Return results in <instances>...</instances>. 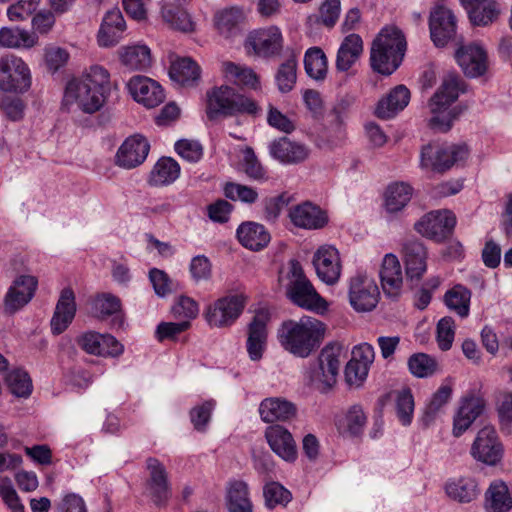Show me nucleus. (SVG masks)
Listing matches in <instances>:
<instances>
[{
	"label": "nucleus",
	"instance_id": "obj_29",
	"mask_svg": "<svg viewBox=\"0 0 512 512\" xmlns=\"http://www.w3.org/2000/svg\"><path fill=\"white\" fill-rule=\"evenodd\" d=\"M406 276L410 280H419L427 269V252L422 243L407 241L403 246Z\"/></svg>",
	"mask_w": 512,
	"mask_h": 512
},
{
	"label": "nucleus",
	"instance_id": "obj_60",
	"mask_svg": "<svg viewBox=\"0 0 512 512\" xmlns=\"http://www.w3.org/2000/svg\"><path fill=\"white\" fill-rule=\"evenodd\" d=\"M175 150L183 159L189 162H197L203 155L202 145L195 140H179L175 144Z\"/></svg>",
	"mask_w": 512,
	"mask_h": 512
},
{
	"label": "nucleus",
	"instance_id": "obj_4",
	"mask_svg": "<svg viewBox=\"0 0 512 512\" xmlns=\"http://www.w3.org/2000/svg\"><path fill=\"white\" fill-rule=\"evenodd\" d=\"M341 356V345H326L321 350L317 360L310 363L304 373L307 385L320 393L328 392L337 382Z\"/></svg>",
	"mask_w": 512,
	"mask_h": 512
},
{
	"label": "nucleus",
	"instance_id": "obj_53",
	"mask_svg": "<svg viewBox=\"0 0 512 512\" xmlns=\"http://www.w3.org/2000/svg\"><path fill=\"white\" fill-rule=\"evenodd\" d=\"M294 196L288 192L267 197L263 200L264 218L269 222H275L282 210L294 202Z\"/></svg>",
	"mask_w": 512,
	"mask_h": 512
},
{
	"label": "nucleus",
	"instance_id": "obj_22",
	"mask_svg": "<svg viewBox=\"0 0 512 512\" xmlns=\"http://www.w3.org/2000/svg\"><path fill=\"white\" fill-rule=\"evenodd\" d=\"M37 287V279L33 276L22 275L8 290L4 299V311L14 314L24 307L33 297Z\"/></svg>",
	"mask_w": 512,
	"mask_h": 512
},
{
	"label": "nucleus",
	"instance_id": "obj_32",
	"mask_svg": "<svg viewBox=\"0 0 512 512\" xmlns=\"http://www.w3.org/2000/svg\"><path fill=\"white\" fill-rule=\"evenodd\" d=\"M363 53L362 38L355 33L347 35L337 51L336 68L340 72L348 71Z\"/></svg>",
	"mask_w": 512,
	"mask_h": 512
},
{
	"label": "nucleus",
	"instance_id": "obj_58",
	"mask_svg": "<svg viewBox=\"0 0 512 512\" xmlns=\"http://www.w3.org/2000/svg\"><path fill=\"white\" fill-rule=\"evenodd\" d=\"M455 335V323L453 318L444 317L437 324V342L441 350L451 348Z\"/></svg>",
	"mask_w": 512,
	"mask_h": 512
},
{
	"label": "nucleus",
	"instance_id": "obj_19",
	"mask_svg": "<svg viewBox=\"0 0 512 512\" xmlns=\"http://www.w3.org/2000/svg\"><path fill=\"white\" fill-rule=\"evenodd\" d=\"M313 265L318 277L328 285L335 284L341 275L339 252L333 246H321L314 254Z\"/></svg>",
	"mask_w": 512,
	"mask_h": 512
},
{
	"label": "nucleus",
	"instance_id": "obj_18",
	"mask_svg": "<svg viewBox=\"0 0 512 512\" xmlns=\"http://www.w3.org/2000/svg\"><path fill=\"white\" fill-rule=\"evenodd\" d=\"M431 39L437 47L445 46L456 35V19L448 8L436 7L429 20Z\"/></svg>",
	"mask_w": 512,
	"mask_h": 512
},
{
	"label": "nucleus",
	"instance_id": "obj_56",
	"mask_svg": "<svg viewBox=\"0 0 512 512\" xmlns=\"http://www.w3.org/2000/svg\"><path fill=\"white\" fill-rule=\"evenodd\" d=\"M41 0H18L7 9V16L11 21H24L33 15Z\"/></svg>",
	"mask_w": 512,
	"mask_h": 512
},
{
	"label": "nucleus",
	"instance_id": "obj_33",
	"mask_svg": "<svg viewBox=\"0 0 512 512\" xmlns=\"http://www.w3.org/2000/svg\"><path fill=\"white\" fill-rule=\"evenodd\" d=\"M237 238L246 248L259 251L270 242V233L266 228L256 222H244L237 229Z\"/></svg>",
	"mask_w": 512,
	"mask_h": 512
},
{
	"label": "nucleus",
	"instance_id": "obj_36",
	"mask_svg": "<svg viewBox=\"0 0 512 512\" xmlns=\"http://www.w3.org/2000/svg\"><path fill=\"white\" fill-rule=\"evenodd\" d=\"M226 502L229 512H253L248 484L243 480H231L227 483Z\"/></svg>",
	"mask_w": 512,
	"mask_h": 512
},
{
	"label": "nucleus",
	"instance_id": "obj_15",
	"mask_svg": "<svg viewBox=\"0 0 512 512\" xmlns=\"http://www.w3.org/2000/svg\"><path fill=\"white\" fill-rule=\"evenodd\" d=\"M146 464L149 477L145 493L155 505L164 506L171 496L166 468L156 458H148Z\"/></svg>",
	"mask_w": 512,
	"mask_h": 512
},
{
	"label": "nucleus",
	"instance_id": "obj_34",
	"mask_svg": "<svg viewBox=\"0 0 512 512\" xmlns=\"http://www.w3.org/2000/svg\"><path fill=\"white\" fill-rule=\"evenodd\" d=\"M467 9L473 25L487 26L493 23L499 15V9L494 0H460Z\"/></svg>",
	"mask_w": 512,
	"mask_h": 512
},
{
	"label": "nucleus",
	"instance_id": "obj_12",
	"mask_svg": "<svg viewBox=\"0 0 512 512\" xmlns=\"http://www.w3.org/2000/svg\"><path fill=\"white\" fill-rule=\"evenodd\" d=\"M455 225L456 217L453 212L437 210L424 215L415 223V229L421 235L440 242L452 234Z\"/></svg>",
	"mask_w": 512,
	"mask_h": 512
},
{
	"label": "nucleus",
	"instance_id": "obj_9",
	"mask_svg": "<svg viewBox=\"0 0 512 512\" xmlns=\"http://www.w3.org/2000/svg\"><path fill=\"white\" fill-rule=\"evenodd\" d=\"M31 86V73L28 65L13 54L0 58V91L24 93Z\"/></svg>",
	"mask_w": 512,
	"mask_h": 512
},
{
	"label": "nucleus",
	"instance_id": "obj_46",
	"mask_svg": "<svg viewBox=\"0 0 512 512\" xmlns=\"http://www.w3.org/2000/svg\"><path fill=\"white\" fill-rule=\"evenodd\" d=\"M470 300L471 291L463 285H455L444 295L445 305L461 318H466L469 315Z\"/></svg>",
	"mask_w": 512,
	"mask_h": 512
},
{
	"label": "nucleus",
	"instance_id": "obj_63",
	"mask_svg": "<svg viewBox=\"0 0 512 512\" xmlns=\"http://www.w3.org/2000/svg\"><path fill=\"white\" fill-rule=\"evenodd\" d=\"M56 14L47 9H43L34 14L31 25L35 32L41 35H47L56 23Z\"/></svg>",
	"mask_w": 512,
	"mask_h": 512
},
{
	"label": "nucleus",
	"instance_id": "obj_31",
	"mask_svg": "<svg viewBox=\"0 0 512 512\" xmlns=\"http://www.w3.org/2000/svg\"><path fill=\"white\" fill-rule=\"evenodd\" d=\"M245 20L244 11L239 7H229L214 15V25L224 38H233L241 33V25Z\"/></svg>",
	"mask_w": 512,
	"mask_h": 512
},
{
	"label": "nucleus",
	"instance_id": "obj_24",
	"mask_svg": "<svg viewBox=\"0 0 512 512\" xmlns=\"http://www.w3.org/2000/svg\"><path fill=\"white\" fill-rule=\"evenodd\" d=\"M76 310L75 294L70 287H66L60 293L50 322L52 333L55 335L63 333L72 323Z\"/></svg>",
	"mask_w": 512,
	"mask_h": 512
},
{
	"label": "nucleus",
	"instance_id": "obj_35",
	"mask_svg": "<svg viewBox=\"0 0 512 512\" xmlns=\"http://www.w3.org/2000/svg\"><path fill=\"white\" fill-rule=\"evenodd\" d=\"M445 491L449 498L459 503H470L480 494L478 483L471 477L448 480L445 484Z\"/></svg>",
	"mask_w": 512,
	"mask_h": 512
},
{
	"label": "nucleus",
	"instance_id": "obj_30",
	"mask_svg": "<svg viewBox=\"0 0 512 512\" xmlns=\"http://www.w3.org/2000/svg\"><path fill=\"white\" fill-rule=\"evenodd\" d=\"M259 413L261 419L266 423L286 421L295 416L296 407L286 399L271 397L260 403Z\"/></svg>",
	"mask_w": 512,
	"mask_h": 512
},
{
	"label": "nucleus",
	"instance_id": "obj_61",
	"mask_svg": "<svg viewBox=\"0 0 512 512\" xmlns=\"http://www.w3.org/2000/svg\"><path fill=\"white\" fill-rule=\"evenodd\" d=\"M340 11V0H325L319 8V21L324 26L332 28L338 21Z\"/></svg>",
	"mask_w": 512,
	"mask_h": 512
},
{
	"label": "nucleus",
	"instance_id": "obj_21",
	"mask_svg": "<svg viewBox=\"0 0 512 512\" xmlns=\"http://www.w3.org/2000/svg\"><path fill=\"white\" fill-rule=\"evenodd\" d=\"M269 153L282 164L295 165L308 159L310 149L303 143L292 141L288 137H280L270 143Z\"/></svg>",
	"mask_w": 512,
	"mask_h": 512
},
{
	"label": "nucleus",
	"instance_id": "obj_25",
	"mask_svg": "<svg viewBox=\"0 0 512 512\" xmlns=\"http://www.w3.org/2000/svg\"><path fill=\"white\" fill-rule=\"evenodd\" d=\"M380 279L384 294L390 298H397L402 290L403 273L401 264L396 255L388 253L384 256Z\"/></svg>",
	"mask_w": 512,
	"mask_h": 512
},
{
	"label": "nucleus",
	"instance_id": "obj_41",
	"mask_svg": "<svg viewBox=\"0 0 512 512\" xmlns=\"http://www.w3.org/2000/svg\"><path fill=\"white\" fill-rule=\"evenodd\" d=\"M222 72L224 77L236 85L246 86L253 90L260 88V80L253 69L226 61L222 64Z\"/></svg>",
	"mask_w": 512,
	"mask_h": 512
},
{
	"label": "nucleus",
	"instance_id": "obj_7",
	"mask_svg": "<svg viewBox=\"0 0 512 512\" xmlns=\"http://www.w3.org/2000/svg\"><path fill=\"white\" fill-rule=\"evenodd\" d=\"M286 294L297 306L312 310L325 311L326 301L317 293L309 279L305 276L301 264L292 259L288 263Z\"/></svg>",
	"mask_w": 512,
	"mask_h": 512
},
{
	"label": "nucleus",
	"instance_id": "obj_51",
	"mask_svg": "<svg viewBox=\"0 0 512 512\" xmlns=\"http://www.w3.org/2000/svg\"><path fill=\"white\" fill-rule=\"evenodd\" d=\"M242 170L245 175L254 181L265 182L268 180L267 171L261 164L254 150L246 147L243 150Z\"/></svg>",
	"mask_w": 512,
	"mask_h": 512
},
{
	"label": "nucleus",
	"instance_id": "obj_40",
	"mask_svg": "<svg viewBox=\"0 0 512 512\" xmlns=\"http://www.w3.org/2000/svg\"><path fill=\"white\" fill-rule=\"evenodd\" d=\"M121 63L129 70H146L151 66L152 58L148 46L135 44L119 50Z\"/></svg>",
	"mask_w": 512,
	"mask_h": 512
},
{
	"label": "nucleus",
	"instance_id": "obj_48",
	"mask_svg": "<svg viewBox=\"0 0 512 512\" xmlns=\"http://www.w3.org/2000/svg\"><path fill=\"white\" fill-rule=\"evenodd\" d=\"M304 68L307 75L314 80H323L327 75V57L319 47L309 48L304 56Z\"/></svg>",
	"mask_w": 512,
	"mask_h": 512
},
{
	"label": "nucleus",
	"instance_id": "obj_2",
	"mask_svg": "<svg viewBox=\"0 0 512 512\" xmlns=\"http://www.w3.org/2000/svg\"><path fill=\"white\" fill-rule=\"evenodd\" d=\"M324 331L321 321L303 316L298 321L283 322L278 337L285 350L297 357L306 358L320 346Z\"/></svg>",
	"mask_w": 512,
	"mask_h": 512
},
{
	"label": "nucleus",
	"instance_id": "obj_13",
	"mask_svg": "<svg viewBox=\"0 0 512 512\" xmlns=\"http://www.w3.org/2000/svg\"><path fill=\"white\" fill-rule=\"evenodd\" d=\"M245 307V297L230 295L216 300L210 305L205 317L210 326L226 327L233 324Z\"/></svg>",
	"mask_w": 512,
	"mask_h": 512
},
{
	"label": "nucleus",
	"instance_id": "obj_49",
	"mask_svg": "<svg viewBox=\"0 0 512 512\" xmlns=\"http://www.w3.org/2000/svg\"><path fill=\"white\" fill-rule=\"evenodd\" d=\"M297 80V60L291 55L277 69L275 74V82L281 93L290 92Z\"/></svg>",
	"mask_w": 512,
	"mask_h": 512
},
{
	"label": "nucleus",
	"instance_id": "obj_23",
	"mask_svg": "<svg viewBox=\"0 0 512 512\" xmlns=\"http://www.w3.org/2000/svg\"><path fill=\"white\" fill-rule=\"evenodd\" d=\"M269 313L266 310H258L248 325L247 352L251 360L262 358L267 341V322Z\"/></svg>",
	"mask_w": 512,
	"mask_h": 512
},
{
	"label": "nucleus",
	"instance_id": "obj_28",
	"mask_svg": "<svg viewBox=\"0 0 512 512\" xmlns=\"http://www.w3.org/2000/svg\"><path fill=\"white\" fill-rule=\"evenodd\" d=\"M410 101V91L404 85H398L378 101L375 114L378 118L388 120L402 111Z\"/></svg>",
	"mask_w": 512,
	"mask_h": 512
},
{
	"label": "nucleus",
	"instance_id": "obj_27",
	"mask_svg": "<svg viewBox=\"0 0 512 512\" xmlns=\"http://www.w3.org/2000/svg\"><path fill=\"white\" fill-rule=\"evenodd\" d=\"M289 218L296 227L304 229H320L328 221L325 212L311 202L292 207L289 210Z\"/></svg>",
	"mask_w": 512,
	"mask_h": 512
},
{
	"label": "nucleus",
	"instance_id": "obj_20",
	"mask_svg": "<svg viewBox=\"0 0 512 512\" xmlns=\"http://www.w3.org/2000/svg\"><path fill=\"white\" fill-rule=\"evenodd\" d=\"M127 86L133 98L147 108H154L164 101L162 87L148 77L133 76Z\"/></svg>",
	"mask_w": 512,
	"mask_h": 512
},
{
	"label": "nucleus",
	"instance_id": "obj_42",
	"mask_svg": "<svg viewBox=\"0 0 512 512\" xmlns=\"http://www.w3.org/2000/svg\"><path fill=\"white\" fill-rule=\"evenodd\" d=\"M179 175V164L170 157H162L154 165L149 182L153 186H165L173 183Z\"/></svg>",
	"mask_w": 512,
	"mask_h": 512
},
{
	"label": "nucleus",
	"instance_id": "obj_57",
	"mask_svg": "<svg viewBox=\"0 0 512 512\" xmlns=\"http://www.w3.org/2000/svg\"><path fill=\"white\" fill-rule=\"evenodd\" d=\"M25 104L22 99L12 96L0 98V112L10 121H20L24 117Z\"/></svg>",
	"mask_w": 512,
	"mask_h": 512
},
{
	"label": "nucleus",
	"instance_id": "obj_16",
	"mask_svg": "<svg viewBox=\"0 0 512 512\" xmlns=\"http://www.w3.org/2000/svg\"><path fill=\"white\" fill-rule=\"evenodd\" d=\"M150 145L142 135L128 137L118 148L115 164L124 169H132L142 164L148 156Z\"/></svg>",
	"mask_w": 512,
	"mask_h": 512
},
{
	"label": "nucleus",
	"instance_id": "obj_39",
	"mask_svg": "<svg viewBox=\"0 0 512 512\" xmlns=\"http://www.w3.org/2000/svg\"><path fill=\"white\" fill-rule=\"evenodd\" d=\"M367 417L360 405L351 406L342 416L336 420L337 429L341 434L350 437H358L362 434Z\"/></svg>",
	"mask_w": 512,
	"mask_h": 512
},
{
	"label": "nucleus",
	"instance_id": "obj_8",
	"mask_svg": "<svg viewBox=\"0 0 512 512\" xmlns=\"http://www.w3.org/2000/svg\"><path fill=\"white\" fill-rule=\"evenodd\" d=\"M469 150L465 144L432 145L422 149L421 166L434 171L443 172L454 164L468 158Z\"/></svg>",
	"mask_w": 512,
	"mask_h": 512
},
{
	"label": "nucleus",
	"instance_id": "obj_59",
	"mask_svg": "<svg viewBox=\"0 0 512 512\" xmlns=\"http://www.w3.org/2000/svg\"><path fill=\"white\" fill-rule=\"evenodd\" d=\"M172 313L176 318L189 321V319H193L198 315L199 305L188 296H180L172 307Z\"/></svg>",
	"mask_w": 512,
	"mask_h": 512
},
{
	"label": "nucleus",
	"instance_id": "obj_44",
	"mask_svg": "<svg viewBox=\"0 0 512 512\" xmlns=\"http://www.w3.org/2000/svg\"><path fill=\"white\" fill-rule=\"evenodd\" d=\"M483 406L476 398L465 400L454 417L453 433L460 436L482 413Z\"/></svg>",
	"mask_w": 512,
	"mask_h": 512
},
{
	"label": "nucleus",
	"instance_id": "obj_52",
	"mask_svg": "<svg viewBox=\"0 0 512 512\" xmlns=\"http://www.w3.org/2000/svg\"><path fill=\"white\" fill-rule=\"evenodd\" d=\"M408 368L415 377L427 378L436 372L437 362L428 354L415 353L408 359Z\"/></svg>",
	"mask_w": 512,
	"mask_h": 512
},
{
	"label": "nucleus",
	"instance_id": "obj_47",
	"mask_svg": "<svg viewBox=\"0 0 512 512\" xmlns=\"http://www.w3.org/2000/svg\"><path fill=\"white\" fill-rule=\"evenodd\" d=\"M161 16L172 29L182 32H192L194 22L184 7H175L174 4H162Z\"/></svg>",
	"mask_w": 512,
	"mask_h": 512
},
{
	"label": "nucleus",
	"instance_id": "obj_10",
	"mask_svg": "<svg viewBox=\"0 0 512 512\" xmlns=\"http://www.w3.org/2000/svg\"><path fill=\"white\" fill-rule=\"evenodd\" d=\"M348 299L356 312H371L377 307L380 299L378 285L372 277L357 274L349 279Z\"/></svg>",
	"mask_w": 512,
	"mask_h": 512
},
{
	"label": "nucleus",
	"instance_id": "obj_6",
	"mask_svg": "<svg viewBox=\"0 0 512 512\" xmlns=\"http://www.w3.org/2000/svg\"><path fill=\"white\" fill-rule=\"evenodd\" d=\"M461 80L458 77L450 76L446 78L438 91L429 101V108L433 114L429 121L432 129L439 132H447L452 127L453 121L457 117L455 109L448 110L450 105L457 100L461 87Z\"/></svg>",
	"mask_w": 512,
	"mask_h": 512
},
{
	"label": "nucleus",
	"instance_id": "obj_38",
	"mask_svg": "<svg viewBox=\"0 0 512 512\" xmlns=\"http://www.w3.org/2000/svg\"><path fill=\"white\" fill-rule=\"evenodd\" d=\"M487 512H508L512 509V497L508 486L503 481H494L485 493Z\"/></svg>",
	"mask_w": 512,
	"mask_h": 512
},
{
	"label": "nucleus",
	"instance_id": "obj_5",
	"mask_svg": "<svg viewBox=\"0 0 512 512\" xmlns=\"http://www.w3.org/2000/svg\"><path fill=\"white\" fill-rule=\"evenodd\" d=\"M260 107L257 103L237 93L232 87L222 85L207 93V116L210 120L222 115L234 116L239 113L257 115Z\"/></svg>",
	"mask_w": 512,
	"mask_h": 512
},
{
	"label": "nucleus",
	"instance_id": "obj_37",
	"mask_svg": "<svg viewBox=\"0 0 512 512\" xmlns=\"http://www.w3.org/2000/svg\"><path fill=\"white\" fill-rule=\"evenodd\" d=\"M200 74L199 65L189 57L173 61L169 69L170 78L182 86H193L200 79Z\"/></svg>",
	"mask_w": 512,
	"mask_h": 512
},
{
	"label": "nucleus",
	"instance_id": "obj_64",
	"mask_svg": "<svg viewBox=\"0 0 512 512\" xmlns=\"http://www.w3.org/2000/svg\"><path fill=\"white\" fill-rule=\"evenodd\" d=\"M396 407L399 419L402 424H410L414 410V399L410 390H403L399 393Z\"/></svg>",
	"mask_w": 512,
	"mask_h": 512
},
{
	"label": "nucleus",
	"instance_id": "obj_50",
	"mask_svg": "<svg viewBox=\"0 0 512 512\" xmlns=\"http://www.w3.org/2000/svg\"><path fill=\"white\" fill-rule=\"evenodd\" d=\"M9 391L16 397L27 398L32 392V381L25 371L12 370L5 378Z\"/></svg>",
	"mask_w": 512,
	"mask_h": 512
},
{
	"label": "nucleus",
	"instance_id": "obj_55",
	"mask_svg": "<svg viewBox=\"0 0 512 512\" xmlns=\"http://www.w3.org/2000/svg\"><path fill=\"white\" fill-rule=\"evenodd\" d=\"M265 504L273 509L278 505L285 506L291 500V493L277 482H271L264 487Z\"/></svg>",
	"mask_w": 512,
	"mask_h": 512
},
{
	"label": "nucleus",
	"instance_id": "obj_3",
	"mask_svg": "<svg viewBox=\"0 0 512 512\" xmlns=\"http://www.w3.org/2000/svg\"><path fill=\"white\" fill-rule=\"evenodd\" d=\"M407 47L403 32L396 26L381 29L372 42L371 67L383 75H391L401 64Z\"/></svg>",
	"mask_w": 512,
	"mask_h": 512
},
{
	"label": "nucleus",
	"instance_id": "obj_26",
	"mask_svg": "<svg viewBox=\"0 0 512 512\" xmlns=\"http://www.w3.org/2000/svg\"><path fill=\"white\" fill-rule=\"evenodd\" d=\"M265 437L270 448L283 460L294 461L297 458V448L293 436L283 426L272 425L268 427Z\"/></svg>",
	"mask_w": 512,
	"mask_h": 512
},
{
	"label": "nucleus",
	"instance_id": "obj_17",
	"mask_svg": "<svg viewBox=\"0 0 512 512\" xmlns=\"http://www.w3.org/2000/svg\"><path fill=\"white\" fill-rule=\"evenodd\" d=\"M502 454L496 430L493 426L483 427L477 434L472 447L471 455L478 461L486 464H496Z\"/></svg>",
	"mask_w": 512,
	"mask_h": 512
},
{
	"label": "nucleus",
	"instance_id": "obj_54",
	"mask_svg": "<svg viewBox=\"0 0 512 512\" xmlns=\"http://www.w3.org/2000/svg\"><path fill=\"white\" fill-rule=\"evenodd\" d=\"M224 195L232 201H241L246 204H254L259 196L255 188L234 182L226 183Z\"/></svg>",
	"mask_w": 512,
	"mask_h": 512
},
{
	"label": "nucleus",
	"instance_id": "obj_43",
	"mask_svg": "<svg viewBox=\"0 0 512 512\" xmlns=\"http://www.w3.org/2000/svg\"><path fill=\"white\" fill-rule=\"evenodd\" d=\"M34 33L19 27H3L0 29V48H31L37 44Z\"/></svg>",
	"mask_w": 512,
	"mask_h": 512
},
{
	"label": "nucleus",
	"instance_id": "obj_1",
	"mask_svg": "<svg viewBox=\"0 0 512 512\" xmlns=\"http://www.w3.org/2000/svg\"><path fill=\"white\" fill-rule=\"evenodd\" d=\"M110 74L102 66L93 65L80 77L71 79L65 87L62 105L68 110L86 114L99 111L105 104Z\"/></svg>",
	"mask_w": 512,
	"mask_h": 512
},
{
	"label": "nucleus",
	"instance_id": "obj_62",
	"mask_svg": "<svg viewBox=\"0 0 512 512\" xmlns=\"http://www.w3.org/2000/svg\"><path fill=\"white\" fill-rule=\"evenodd\" d=\"M189 270L195 282L207 281L212 276L211 262L204 255L193 257L189 266Z\"/></svg>",
	"mask_w": 512,
	"mask_h": 512
},
{
	"label": "nucleus",
	"instance_id": "obj_45",
	"mask_svg": "<svg viewBox=\"0 0 512 512\" xmlns=\"http://www.w3.org/2000/svg\"><path fill=\"white\" fill-rule=\"evenodd\" d=\"M412 187L404 182H396L389 185L385 192V209L389 213L401 211L412 197Z\"/></svg>",
	"mask_w": 512,
	"mask_h": 512
},
{
	"label": "nucleus",
	"instance_id": "obj_11",
	"mask_svg": "<svg viewBox=\"0 0 512 512\" xmlns=\"http://www.w3.org/2000/svg\"><path fill=\"white\" fill-rule=\"evenodd\" d=\"M244 47L248 55L265 59L276 58L283 49V36L276 26L255 30L247 36Z\"/></svg>",
	"mask_w": 512,
	"mask_h": 512
},
{
	"label": "nucleus",
	"instance_id": "obj_14",
	"mask_svg": "<svg viewBox=\"0 0 512 512\" xmlns=\"http://www.w3.org/2000/svg\"><path fill=\"white\" fill-rule=\"evenodd\" d=\"M455 58L463 73L469 78L482 77L488 72V53L480 43L461 45L455 52Z\"/></svg>",
	"mask_w": 512,
	"mask_h": 512
}]
</instances>
